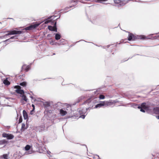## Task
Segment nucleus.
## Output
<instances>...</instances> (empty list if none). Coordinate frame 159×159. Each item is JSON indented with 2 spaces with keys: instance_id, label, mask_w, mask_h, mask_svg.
I'll return each mask as SVG.
<instances>
[{
  "instance_id": "nucleus-1",
  "label": "nucleus",
  "mask_w": 159,
  "mask_h": 159,
  "mask_svg": "<svg viewBox=\"0 0 159 159\" xmlns=\"http://www.w3.org/2000/svg\"><path fill=\"white\" fill-rule=\"evenodd\" d=\"M40 24V23H35L33 25H31L28 27H25V30H33L38 27Z\"/></svg>"
},
{
  "instance_id": "nucleus-2",
  "label": "nucleus",
  "mask_w": 159,
  "mask_h": 159,
  "mask_svg": "<svg viewBox=\"0 0 159 159\" xmlns=\"http://www.w3.org/2000/svg\"><path fill=\"white\" fill-rule=\"evenodd\" d=\"M8 33L5 34L4 36L5 37L9 35H14L20 34L22 33V31H20L14 30L12 31H7Z\"/></svg>"
},
{
  "instance_id": "nucleus-3",
  "label": "nucleus",
  "mask_w": 159,
  "mask_h": 159,
  "mask_svg": "<svg viewBox=\"0 0 159 159\" xmlns=\"http://www.w3.org/2000/svg\"><path fill=\"white\" fill-rule=\"evenodd\" d=\"M52 22L53 23H54V26H52L49 25L48 27V30L50 31L57 32V30L56 27L57 22L55 20H53Z\"/></svg>"
},
{
  "instance_id": "nucleus-4",
  "label": "nucleus",
  "mask_w": 159,
  "mask_h": 159,
  "mask_svg": "<svg viewBox=\"0 0 159 159\" xmlns=\"http://www.w3.org/2000/svg\"><path fill=\"white\" fill-rule=\"evenodd\" d=\"M111 102H110L108 101H102L101 102V103L99 104H98L96 105L95 107V108H97L98 107H100L102 106H105V105H108L110 103H111Z\"/></svg>"
},
{
  "instance_id": "nucleus-5",
  "label": "nucleus",
  "mask_w": 159,
  "mask_h": 159,
  "mask_svg": "<svg viewBox=\"0 0 159 159\" xmlns=\"http://www.w3.org/2000/svg\"><path fill=\"white\" fill-rule=\"evenodd\" d=\"M2 136L4 138H6L8 139H12L14 137V136L13 134L6 133H3L2 134Z\"/></svg>"
},
{
  "instance_id": "nucleus-6",
  "label": "nucleus",
  "mask_w": 159,
  "mask_h": 159,
  "mask_svg": "<svg viewBox=\"0 0 159 159\" xmlns=\"http://www.w3.org/2000/svg\"><path fill=\"white\" fill-rule=\"evenodd\" d=\"M137 39V37L133 34L129 32L128 40L129 41L134 40Z\"/></svg>"
},
{
  "instance_id": "nucleus-7",
  "label": "nucleus",
  "mask_w": 159,
  "mask_h": 159,
  "mask_svg": "<svg viewBox=\"0 0 159 159\" xmlns=\"http://www.w3.org/2000/svg\"><path fill=\"white\" fill-rule=\"evenodd\" d=\"M30 69V66H29L24 65L22 67V70H24L26 72H27Z\"/></svg>"
},
{
  "instance_id": "nucleus-8",
  "label": "nucleus",
  "mask_w": 159,
  "mask_h": 159,
  "mask_svg": "<svg viewBox=\"0 0 159 159\" xmlns=\"http://www.w3.org/2000/svg\"><path fill=\"white\" fill-rule=\"evenodd\" d=\"M152 111L153 113L155 114H159V107H156L154 108Z\"/></svg>"
},
{
  "instance_id": "nucleus-9",
  "label": "nucleus",
  "mask_w": 159,
  "mask_h": 159,
  "mask_svg": "<svg viewBox=\"0 0 159 159\" xmlns=\"http://www.w3.org/2000/svg\"><path fill=\"white\" fill-rule=\"evenodd\" d=\"M142 108L145 110H148L149 109V106L146 104L145 102L141 104Z\"/></svg>"
},
{
  "instance_id": "nucleus-10",
  "label": "nucleus",
  "mask_w": 159,
  "mask_h": 159,
  "mask_svg": "<svg viewBox=\"0 0 159 159\" xmlns=\"http://www.w3.org/2000/svg\"><path fill=\"white\" fill-rule=\"evenodd\" d=\"M23 114L24 119H25L26 120L28 119V114L25 110H24L23 111Z\"/></svg>"
},
{
  "instance_id": "nucleus-11",
  "label": "nucleus",
  "mask_w": 159,
  "mask_h": 159,
  "mask_svg": "<svg viewBox=\"0 0 159 159\" xmlns=\"http://www.w3.org/2000/svg\"><path fill=\"white\" fill-rule=\"evenodd\" d=\"M16 92L17 93L20 94H23L24 93V92L23 90L21 89H17L16 90Z\"/></svg>"
},
{
  "instance_id": "nucleus-12",
  "label": "nucleus",
  "mask_w": 159,
  "mask_h": 159,
  "mask_svg": "<svg viewBox=\"0 0 159 159\" xmlns=\"http://www.w3.org/2000/svg\"><path fill=\"white\" fill-rule=\"evenodd\" d=\"M60 114L62 116H64L66 115L67 113L66 111L63 110L62 109H60Z\"/></svg>"
},
{
  "instance_id": "nucleus-13",
  "label": "nucleus",
  "mask_w": 159,
  "mask_h": 159,
  "mask_svg": "<svg viewBox=\"0 0 159 159\" xmlns=\"http://www.w3.org/2000/svg\"><path fill=\"white\" fill-rule=\"evenodd\" d=\"M3 83L7 85H8L10 84V82L7 79L4 80L3 81Z\"/></svg>"
},
{
  "instance_id": "nucleus-14",
  "label": "nucleus",
  "mask_w": 159,
  "mask_h": 159,
  "mask_svg": "<svg viewBox=\"0 0 159 159\" xmlns=\"http://www.w3.org/2000/svg\"><path fill=\"white\" fill-rule=\"evenodd\" d=\"M61 36L60 35L58 34H55V39L57 40H59L61 39Z\"/></svg>"
},
{
  "instance_id": "nucleus-15",
  "label": "nucleus",
  "mask_w": 159,
  "mask_h": 159,
  "mask_svg": "<svg viewBox=\"0 0 159 159\" xmlns=\"http://www.w3.org/2000/svg\"><path fill=\"white\" fill-rule=\"evenodd\" d=\"M25 124L24 123H23L22 124L21 128V131H23L25 130L26 129L25 128Z\"/></svg>"
},
{
  "instance_id": "nucleus-16",
  "label": "nucleus",
  "mask_w": 159,
  "mask_h": 159,
  "mask_svg": "<svg viewBox=\"0 0 159 159\" xmlns=\"http://www.w3.org/2000/svg\"><path fill=\"white\" fill-rule=\"evenodd\" d=\"M7 141L5 139L2 140L0 141V144H4L6 143H7Z\"/></svg>"
},
{
  "instance_id": "nucleus-17",
  "label": "nucleus",
  "mask_w": 159,
  "mask_h": 159,
  "mask_svg": "<svg viewBox=\"0 0 159 159\" xmlns=\"http://www.w3.org/2000/svg\"><path fill=\"white\" fill-rule=\"evenodd\" d=\"M30 146L29 145H27L25 147V149L26 151H28L30 148Z\"/></svg>"
},
{
  "instance_id": "nucleus-18",
  "label": "nucleus",
  "mask_w": 159,
  "mask_h": 159,
  "mask_svg": "<svg viewBox=\"0 0 159 159\" xmlns=\"http://www.w3.org/2000/svg\"><path fill=\"white\" fill-rule=\"evenodd\" d=\"M22 98L23 100H24L26 102H27V98L26 97L25 95L24 94L22 96Z\"/></svg>"
},
{
  "instance_id": "nucleus-19",
  "label": "nucleus",
  "mask_w": 159,
  "mask_h": 159,
  "mask_svg": "<svg viewBox=\"0 0 159 159\" xmlns=\"http://www.w3.org/2000/svg\"><path fill=\"white\" fill-rule=\"evenodd\" d=\"M20 84L23 86H25L26 85V83L25 82H24L20 83Z\"/></svg>"
},
{
  "instance_id": "nucleus-20",
  "label": "nucleus",
  "mask_w": 159,
  "mask_h": 159,
  "mask_svg": "<svg viewBox=\"0 0 159 159\" xmlns=\"http://www.w3.org/2000/svg\"><path fill=\"white\" fill-rule=\"evenodd\" d=\"M44 106L46 107H49L50 106V104L48 102H45L44 104Z\"/></svg>"
},
{
  "instance_id": "nucleus-21",
  "label": "nucleus",
  "mask_w": 159,
  "mask_h": 159,
  "mask_svg": "<svg viewBox=\"0 0 159 159\" xmlns=\"http://www.w3.org/2000/svg\"><path fill=\"white\" fill-rule=\"evenodd\" d=\"M99 98L100 99H104L105 98V97L103 95H100L99 96Z\"/></svg>"
},
{
  "instance_id": "nucleus-22",
  "label": "nucleus",
  "mask_w": 159,
  "mask_h": 159,
  "mask_svg": "<svg viewBox=\"0 0 159 159\" xmlns=\"http://www.w3.org/2000/svg\"><path fill=\"white\" fill-rule=\"evenodd\" d=\"M2 157L4 159H8L7 157L8 156L7 154H4L2 155Z\"/></svg>"
},
{
  "instance_id": "nucleus-23",
  "label": "nucleus",
  "mask_w": 159,
  "mask_h": 159,
  "mask_svg": "<svg viewBox=\"0 0 159 159\" xmlns=\"http://www.w3.org/2000/svg\"><path fill=\"white\" fill-rule=\"evenodd\" d=\"M52 20H47L44 22V24H47L50 22H51Z\"/></svg>"
},
{
  "instance_id": "nucleus-24",
  "label": "nucleus",
  "mask_w": 159,
  "mask_h": 159,
  "mask_svg": "<svg viewBox=\"0 0 159 159\" xmlns=\"http://www.w3.org/2000/svg\"><path fill=\"white\" fill-rule=\"evenodd\" d=\"M141 39H147V38L145 36L143 35L141 36Z\"/></svg>"
},
{
  "instance_id": "nucleus-25",
  "label": "nucleus",
  "mask_w": 159,
  "mask_h": 159,
  "mask_svg": "<svg viewBox=\"0 0 159 159\" xmlns=\"http://www.w3.org/2000/svg\"><path fill=\"white\" fill-rule=\"evenodd\" d=\"M15 88H17V89H20L21 87L20 86L17 85V86H16L15 87Z\"/></svg>"
},
{
  "instance_id": "nucleus-26",
  "label": "nucleus",
  "mask_w": 159,
  "mask_h": 159,
  "mask_svg": "<svg viewBox=\"0 0 159 159\" xmlns=\"http://www.w3.org/2000/svg\"><path fill=\"white\" fill-rule=\"evenodd\" d=\"M22 119L21 117L20 118L19 120V123H20L22 122Z\"/></svg>"
},
{
  "instance_id": "nucleus-27",
  "label": "nucleus",
  "mask_w": 159,
  "mask_h": 159,
  "mask_svg": "<svg viewBox=\"0 0 159 159\" xmlns=\"http://www.w3.org/2000/svg\"><path fill=\"white\" fill-rule=\"evenodd\" d=\"M77 2V0H72L70 2H71V3L76 2Z\"/></svg>"
},
{
  "instance_id": "nucleus-28",
  "label": "nucleus",
  "mask_w": 159,
  "mask_h": 159,
  "mask_svg": "<svg viewBox=\"0 0 159 159\" xmlns=\"http://www.w3.org/2000/svg\"><path fill=\"white\" fill-rule=\"evenodd\" d=\"M145 109H143V108H141V109H140V111H141V112H145Z\"/></svg>"
},
{
  "instance_id": "nucleus-29",
  "label": "nucleus",
  "mask_w": 159,
  "mask_h": 159,
  "mask_svg": "<svg viewBox=\"0 0 159 159\" xmlns=\"http://www.w3.org/2000/svg\"><path fill=\"white\" fill-rule=\"evenodd\" d=\"M32 107H33V110H32V111H33L34 110L35 107H34V104H32Z\"/></svg>"
},
{
  "instance_id": "nucleus-30",
  "label": "nucleus",
  "mask_w": 159,
  "mask_h": 159,
  "mask_svg": "<svg viewBox=\"0 0 159 159\" xmlns=\"http://www.w3.org/2000/svg\"><path fill=\"white\" fill-rule=\"evenodd\" d=\"M138 108H139V109H141V108H142V106H141H141H138Z\"/></svg>"
},
{
  "instance_id": "nucleus-31",
  "label": "nucleus",
  "mask_w": 159,
  "mask_h": 159,
  "mask_svg": "<svg viewBox=\"0 0 159 159\" xmlns=\"http://www.w3.org/2000/svg\"><path fill=\"white\" fill-rule=\"evenodd\" d=\"M15 37V36H13V37H11L10 39H13Z\"/></svg>"
},
{
  "instance_id": "nucleus-32",
  "label": "nucleus",
  "mask_w": 159,
  "mask_h": 159,
  "mask_svg": "<svg viewBox=\"0 0 159 159\" xmlns=\"http://www.w3.org/2000/svg\"><path fill=\"white\" fill-rule=\"evenodd\" d=\"M82 116V118H84V115Z\"/></svg>"
},
{
  "instance_id": "nucleus-33",
  "label": "nucleus",
  "mask_w": 159,
  "mask_h": 159,
  "mask_svg": "<svg viewBox=\"0 0 159 159\" xmlns=\"http://www.w3.org/2000/svg\"><path fill=\"white\" fill-rule=\"evenodd\" d=\"M155 39H157V36H155Z\"/></svg>"
},
{
  "instance_id": "nucleus-34",
  "label": "nucleus",
  "mask_w": 159,
  "mask_h": 159,
  "mask_svg": "<svg viewBox=\"0 0 159 159\" xmlns=\"http://www.w3.org/2000/svg\"><path fill=\"white\" fill-rule=\"evenodd\" d=\"M9 39H7V40H6V41H8V40H9Z\"/></svg>"
},
{
  "instance_id": "nucleus-35",
  "label": "nucleus",
  "mask_w": 159,
  "mask_h": 159,
  "mask_svg": "<svg viewBox=\"0 0 159 159\" xmlns=\"http://www.w3.org/2000/svg\"><path fill=\"white\" fill-rule=\"evenodd\" d=\"M71 6H70V7H69V8H71Z\"/></svg>"
}]
</instances>
